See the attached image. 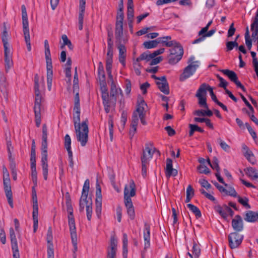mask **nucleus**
<instances>
[{"mask_svg": "<svg viewBox=\"0 0 258 258\" xmlns=\"http://www.w3.org/2000/svg\"><path fill=\"white\" fill-rule=\"evenodd\" d=\"M79 91V84H73V92L75 93L73 108V121L77 140L81 143L82 146H85L88 141V120L86 119L81 123H80L81 112Z\"/></svg>", "mask_w": 258, "mask_h": 258, "instance_id": "1", "label": "nucleus"}, {"mask_svg": "<svg viewBox=\"0 0 258 258\" xmlns=\"http://www.w3.org/2000/svg\"><path fill=\"white\" fill-rule=\"evenodd\" d=\"M47 128L46 125L42 126V136L41 142V166L44 179L46 180L48 175V159H47Z\"/></svg>", "mask_w": 258, "mask_h": 258, "instance_id": "2", "label": "nucleus"}, {"mask_svg": "<svg viewBox=\"0 0 258 258\" xmlns=\"http://www.w3.org/2000/svg\"><path fill=\"white\" fill-rule=\"evenodd\" d=\"M135 195L136 185L134 181L132 180L128 186L125 185L124 190V204L127 209V213L131 220L135 219V213L131 197Z\"/></svg>", "mask_w": 258, "mask_h": 258, "instance_id": "3", "label": "nucleus"}, {"mask_svg": "<svg viewBox=\"0 0 258 258\" xmlns=\"http://www.w3.org/2000/svg\"><path fill=\"white\" fill-rule=\"evenodd\" d=\"M39 78L38 74H36L34 76L35 98L34 111L35 113L36 125L37 127H39L41 123V104L42 101V96L40 95V92L39 89Z\"/></svg>", "mask_w": 258, "mask_h": 258, "instance_id": "4", "label": "nucleus"}, {"mask_svg": "<svg viewBox=\"0 0 258 258\" xmlns=\"http://www.w3.org/2000/svg\"><path fill=\"white\" fill-rule=\"evenodd\" d=\"M169 49L170 52L168 56V62L171 64H175L181 58L183 54V49L181 45L176 41Z\"/></svg>", "mask_w": 258, "mask_h": 258, "instance_id": "5", "label": "nucleus"}, {"mask_svg": "<svg viewBox=\"0 0 258 258\" xmlns=\"http://www.w3.org/2000/svg\"><path fill=\"white\" fill-rule=\"evenodd\" d=\"M21 9L23 31L24 33L25 41L26 44L28 51H30L31 50V47L29 34V23L26 11V8L24 5H22L21 7Z\"/></svg>", "mask_w": 258, "mask_h": 258, "instance_id": "6", "label": "nucleus"}, {"mask_svg": "<svg viewBox=\"0 0 258 258\" xmlns=\"http://www.w3.org/2000/svg\"><path fill=\"white\" fill-rule=\"evenodd\" d=\"M194 59L195 57L193 56H191L189 58L188 62H191V63L188 65L183 70V73L180 75L179 77L180 81L183 82L185 81L190 76H192L195 72L196 71V70L199 67V65L197 63H198L199 61H196L195 62H192Z\"/></svg>", "mask_w": 258, "mask_h": 258, "instance_id": "7", "label": "nucleus"}, {"mask_svg": "<svg viewBox=\"0 0 258 258\" xmlns=\"http://www.w3.org/2000/svg\"><path fill=\"white\" fill-rule=\"evenodd\" d=\"M89 184V180L87 179L85 181L82 189V196L80 200L79 210L80 212H82L84 210L85 206L86 208H87V205H92V202H89L90 198H88Z\"/></svg>", "mask_w": 258, "mask_h": 258, "instance_id": "8", "label": "nucleus"}, {"mask_svg": "<svg viewBox=\"0 0 258 258\" xmlns=\"http://www.w3.org/2000/svg\"><path fill=\"white\" fill-rule=\"evenodd\" d=\"M244 236L237 232L230 233L228 236L229 245L231 249H235L239 246L243 239Z\"/></svg>", "mask_w": 258, "mask_h": 258, "instance_id": "9", "label": "nucleus"}, {"mask_svg": "<svg viewBox=\"0 0 258 258\" xmlns=\"http://www.w3.org/2000/svg\"><path fill=\"white\" fill-rule=\"evenodd\" d=\"M206 84H202L198 89L196 96L198 98L199 104L206 109L208 108V105L206 102Z\"/></svg>", "mask_w": 258, "mask_h": 258, "instance_id": "10", "label": "nucleus"}, {"mask_svg": "<svg viewBox=\"0 0 258 258\" xmlns=\"http://www.w3.org/2000/svg\"><path fill=\"white\" fill-rule=\"evenodd\" d=\"M144 248L141 252L142 258H145L146 250L150 246V226L147 222L144 223Z\"/></svg>", "mask_w": 258, "mask_h": 258, "instance_id": "11", "label": "nucleus"}, {"mask_svg": "<svg viewBox=\"0 0 258 258\" xmlns=\"http://www.w3.org/2000/svg\"><path fill=\"white\" fill-rule=\"evenodd\" d=\"M45 57L46 63L47 75H53L52 59L51 58L50 51L48 41H44Z\"/></svg>", "mask_w": 258, "mask_h": 258, "instance_id": "12", "label": "nucleus"}, {"mask_svg": "<svg viewBox=\"0 0 258 258\" xmlns=\"http://www.w3.org/2000/svg\"><path fill=\"white\" fill-rule=\"evenodd\" d=\"M221 72L227 76L230 81L235 84L236 86L241 89L243 92H246V89L244 86L238 80L237 76L235 72L228 69L222 70Z\"/></svg>", "mask_w": 258, "mask_h": 258, "instance_id": "13", "label": "nucleus"}, {"mask_svg": "<svg viewBox=\"0 0 258 258\" xmlns=\"http://www.w3.org/2000/svg\"><path fill=\"white\" fill-rule=\"evenodd\" d=\"M4 188L8 203L10 207L13 208V194L11 189L10 178L5 177L3 178Z\"/></svg>", "mask_w": 258, "mask_h": 258, "instance_id": "14", "label": "nucleus"}, {"mask_svg": "<svg viewBox=\"0 0 258 258\" xmlns=\"http://www.w3.org/2000/svg\"><path fill=\"white\" fill-rule=\"evenodd\" d=\"M115 37L119 44L125 43L127 39L123 31V24H115Z\"/></svg>", "mask_w": 258, "mask_h": 258, "instance_id": "15", "label": "nucleus"}, {"mask_svg": "<svg viewBox=\"0 0 258 258\" xmlns=\"http://www.w3.org/2000/svg\"><path fill=\"white\" fill-rule=\"evenodd\" d=\"M10 235L11 237L13 258H20V254L18 249L17 240L15 231L13 228H11L10 229Z\"/></svg>", "mask_w": 258, "mask_h": 258, "instance_id": "16", "label": "nucleus"}, {"mask_svg": "<svg viewBox=\"0 0 258 258\" xmlns=\"http://www.w3.org/2000/svg\"><path fill=\"white\" fill-rule=\"evenodd\" d=\"M53 236L51 226L49 227L46 235L47 242V256H54L53 244L52 243Z\"/></svg>", "mask_w": 258, "mask_h": 258, "instance_id": "17", "label": "nucleus"}, {"mask_svg": "<svg viewBox=\"0 0 258 258\" xmlns=\"http://www.w3.org/2000/svg\"><path fill=\"white\" fill-rule=\"evenodd\" d=\"M117 241L113 237H111L110 246L107 248L106 258H116Z\"/></svg>", "mask_w": 258, "mask_h": 258, "instance_id": "18", "label": "nucleus"}, {"mask_svg": "<svg viewBox=\"0 0 258 258\" xmlns=\"http://www.w3.org/2000/svg\"><path fill=\"white\" fill-rule=\"evenodd\" d=\"M231 224L235 232L239 233L243 230V221L241 217L239 215H236L234 218L232 219Z\"/></svg>", "mask_w": 258, "mask_h": 258, "instance_id": "19", "label": "nucleus"}, {"mask_svg": "<svg viewBox=\"0 0 258 258\" xmlns=\"http://www.w3.org/2000/svg\"><path fill=\"white\" fill-rule=\"evenodd\" d=\"M156 84L158 86L159 89L166 95H168L170 93L168 83L165 76L161 77V80L160 81H156Z\"/></svg>", "mask_w": 258, "mask_h": 258, "instance_id": "20", "label": "nucleus"}, {"mask_svg": "<svg viewBox=\"0 0 258 258\" xmlns=\"http://www.w3.org/2000/svg\"><path fill=\"white\" fill-rule=\"evenodd\" d=\"M5 66L6 72L13 66L12 53L10 48L4 49Z\"/></svg>", "mask_w": 258, "mask_h": 258, "instance_id": "21", "label": "nucleus"}, {"mask_svg": "<svg viewBox=\"0 0 258 258\" xmlns=\"http://www.w3.org/2000/svg\"><path fill=\"white\" fill-rule=\"evenodd\" d=\"M117 94H111L110 96L108 94V97L105 99L107 104L103 103L104 106V109L106 113L110 111V108L111 107H115L116 102V95Z\"/></svg>", "mask_w": 258, "mask_h": 258, "instance_id": "22", "label": "nucleus"}, {"mask_svg": "<svg viewBox=\"0 0 258 258\" xmlns=\"http://www.w3.org/2000/svg\"><path fill=\"white\" fill-rule=\"evenodd\" d=\"M100 91L101 92V97L103 100V103L107 104L105 100L108 97V89L107 87L106 82L105 81V75L103 74L102 76V80L100 79Z\"/></svg>", "mask_w": 258, "mask_h": 258, "instance_id": "23", "label": "nucleus"}, {"mask_svg": "<svg viewBox=\"0 0 258 258\" xmlns=\"http://www.w3.org/2000/svg\"><path fill=\"white\" fill-rule=\"evenodd\" d=\"M125 43L119 44L118 46V49H119V61L123 66H125V58H126V49L124 46Z\"/></svg>", "mask_w": 258, "mask_h": 258, "instance_id": "24", "label": "nucleus"}, {"mask_svg": "<svg viewBox=\"0 0 258 258\" xmlns=\"http://www.w3.org/2000/svg\"><path fill=\"white\" fill-rule=\"evenodd\" d=\"M107 55V57L106 60V70L108 76L112 77L111 68L112 63L113 50H108Z\"/></svg>", "mask_w": 258, "mask_h": 258, "instance_id": "25", "label": "nucleus"}, {"mask_svg": "<svg viewBox=\"0 0 258 258\" xmlns=\"http://www.w3.org/2000/svg\"><path fill=\"white\" fill-rule=\"evenodd\" d=\"M250 29L252 31L251 37L254 40L255 37L258 35V13L257 16L253 18V22L250 25Z\"/></svg>", "mask_w": 258, "mask_h": 258, "instance_id": "26", "label": "nucleus"}, {"mask_svg": "<svg viewBox=\"0 0 258 258\" xmlns=\"http://www.w3.org/2000/svg\"><path fill=\"white\" fill-rule=\"evenodd\" d=\"M152 149L149 147L148 144H146L145 148L143 150V154L141 156V159H144L146 161L150 162V160L152 158L153 153L151 151Z\"/></svg>", "mask_w": 258, "mask_h": 258, "instance_id": "27", "label": "nucleus"}, {"mask_svg": "<svg viewBox=\"0 0 258 258\" xmlns=\"http://www.w3.org/2000/svg\"><path fill=\"white\" fill-rule=\"evenodd\" d=\"M68 217L71 236L77 235L74 215H68Z\"/></svg>", "mask_w": 258, "mask_h": 258, "instance_id": "28", "label": "nucleus"}, {"mask_svg": "<svg viewBox=\"0 0 258 258\" xmlns=\"http://www.w3.org/2000/svg\"><path fill=\"white\" fill-rule=\"evenodd\" d=\"M257 215L256 213L252 211H248L246 212L244 220L248 222H254L257 220Z\"/></svg>", "mask_w": 258, "mask_h": 258, "instance_id": "29", "label": "nucleus"}, {"mask_svg": "<svg viewBox=\"0 0 258 258\" xmlns=\"http://www.w3.org/2000/svg\"><path fill=\"white\" fill-rule=\"evenodd\" d=\"M244 171L245 174L252 179H258V170L254 168L251 167H247L244 169Z\"/></svg>", "mask_w": 258, "mask_h": 258, "instance_id": "30", "label": "nucleus"}, {"mask_svg": "<svg viewBox=\"0 0 258 258\" xmlns=\"http://www.w3.org/2000/svg\"><path fill=\"white\" fill-rule=\"evenodd\" d=\"M128 239H127V235L126 233H124L123 234V238H122V256L123 258H127V253H128Z\"/></svg>", "mask_w": 258, "mask_h": 258, "instance_id": "31", "label": "nucleus"}, {"mask_svg": "<svg viewBox=\"0 0 258 258\" xmlns=\"http://www.w3.org/2000/svg\"><path fill=\"white\" fill-rule=\"evenodd\" d=\"M193 114L195 115H197L198 116H207L210 117L213 115V112L211 110L209 109L208 108V109H207L206 110L202 109L196 110L193 112Z\"/></svg>", "mask_w": 258, "mask_h": 258, "instance_id": "32", "label": "nucleus"}, {"mask_svg": "<svg viewBox=\"0 0 258 258\" xmlns=\"http://www.w3.org/2000/svg\"><path fill=\"white\" fill-rule=\"evenodd\" d=\"M147 105L144 100H142L141 102L137 105L136 110L135 112L139 114V116L145 115L144 106Z\"/></svg>", "mask_w": 258, "mask_h": 258, "instance_id": "33", "label": "nucleus"}, {"mask_svg": "<svg viewBox=\"0 0 258 258\" xmlns=\"http://www.w3.org/2000/svg\"><path fill=\"white\" fill-rule=\"evenodd\" d=\"M245 44L248 50H250L252 47V40L250 38L249 32L248 30V27L247 26L245 30V33L244 34Z\"/></svg>", "mask_w": 258, "mask_h": 258, "instance_id": "34", "label": "nucleus"}, {"mask_svg": "<svg viewBox=\"0 0 258 258\" xmlns=\"http://www.w3.org/2000/svg\"><path fill=\"white\" fill-rule=\"evenodd\" d=\"M187 207L195 215L197 218L201 217V212L197 206L191 204H188L187 205Z\"/></svg>", "mask_w": 258, "mask_h": 258, "instance_id": "35", "label": "nucleus"}, {"mask_svg": "<svg viewBox=\"0 0 258 258\" xmlns=\"http://www.w3.org/2000/svg\"><path fill=\"white\" fill-rule=\"evenodd\" d=\"M8 33L7 31L6 28L5 27L4 31L2 35V40L3 43L4 49H9V43H8Z\"/></svg>", "mask_w": 258, "mask_h": 258, "instance_id": "36", "label": "nucleus"}, {"mask_svg": "<svg viewBox=\"0 0 258 258\" xmlns=\"http://www.w3.org/2000/svg\"><path fill=\"white\" fill-rule=\"evenodd\" d=\"M158 44L159 42L158 41L157 39H156L154 40L145 41L143 45L145 48L151 49L156 47Z\"/></svg>", "mask_w": 258, "mask_h": 258, "instance_id": "37", "label": "nucleus"}, {"mask_svg": "<svg viewBox=\"0 0 258 258\" xmlns=\"http://www.w3.org/2000/svg\"><path fill=\"white\" fill-rule=\"evenodd\" d=\"M123 9L118 8L117 12L115 24H123Z\"/></svg>", "mask_w": 258, "mask_h": 258, "instance_id": "38", "label": "nucleus"}, {"mask_svg": "<svg viewBox=\"0 0 258 258\" xmlns=\"http://www.w3.org/2000/svg\"><path fill=\"white\" fill-rule=\"evenodd\" d=\"M152 58L149 51H147L143 52L139 57L137 58L136 61L139 62L141 60H146L147 61H149Z\"/></svg>", "mask_w": 258, "mask_h": 258, "instance_id": "39", "label": "nucleus"}, {"mask_svg": "<svg viewBox=\"0 0 258 258\" xmlns=\"http://www.w3.org/2000/svg\"><path fill=\"white\" fill-rule=\"evenodd\" d=\"M62 39L63 41V44L61 46V48L62 49L65 45H67L70 50L73 49V45L71 41L68 39L67 36L65 34L62 35Z\"/></svg>", "mask_w": 258, "mask_h": 258, "instance_id": "40", "label": "nucleus"}, {"mask_svg": "<svg viewBox=\"0 0 258 258\" xmlns=\"http://www.w3.org/2000/svg\"><path fill=\"white\" fill-rule=\"evenodd\" d=\"M192 252L195 258H198L201 254V249L199 245L195 241H194L193 243Z\"/></svg>", "mask_w": 258, "mask_h": 258, "instance_id": "41", "label": "nucleus"}, {"mask_svg": "<svg viewBox=\"0 0 258 258\" xmlns=\"http://www.w3.org/2000/svg\"><path fill=\"white\" fill-rule=\"evenodd\" d=\"M157 40L159 42V43H161L162 46L166 47H172V45L175 43V40L167 41L165 39H163L162 37L158 38Z\"/></svg>", "mask_w": 258, "mask_h": 258, "instance_id": "42", "label": "nucleus"}, {"mask_svg": "<svg viewBox=\"0 0 258 258\" xmlns=\"http://www.w3.org/2000/svg\"><path fill=\"white\" fill-rule=\"evenodd\" d=\"M38 211H33V231L36 232L38 226Z\"/></svg>", "mask_w": 258, "mask_h": 258, "instance_id": "43", "label": "nucleus"}, {"mask_svg": "<svg viewBox=\"0 0 258 258\" xmlns=\"http://www.w3.org/2000/svg\"><path fill=\"white\" fill-rule=\"evenodd\" d=\"M142 163V174L144 177L147 175V166L149 165V162L146 161L144 159H141Z\"/></svg>", "mask_w": 258, "mask_h": 258, "instance_id": "44", "label": "nucleus"}, {"mask_svg": "<svg viewBox=\"0 0 258 258\" xmlns=\"http://www.w3.org/2000/svg\"><path fill=\"white\" fill-rule=\"evenodd\" d=\"M215 210L218 213L220 216L224 218V219H226L228 216V215L226 212H225L223 210V207H221L220 205H218L215 207Z\"/></svg>", "mask_w": 258, "mask_h": 258, "instance_id": "45", "label": "nucleus"}, {"mask_svg": "<svg viewBox=\"0 0 258 258\" xmlns=\"http://www.w3.org/2000/svg\"><path fill=\"white\" fill-rule=\"evenodd\" d=\"M33 211H38V205L36 191L32 192Z\"/></svg>", "mask_w": 258, "mask_h": 258, "instance_id": "46", "label": "nucleus"}, {"mask_svg": "<svg viewBox=\"0 0 258 258\" xmlns=\"http://www.w3.org/2000/svg\"><path fill=\"white\" fill-rule=\"evenodd\" d=\"M217 141L219 143L221 148L225 152H229L230 147L224 141H223L221 138H218Z\"/></svg>", "mask_w": 258, "mask_h": 258, "instance_id": "47", "label": "nucleus"}, {"mask_svg": "<svg viewBox=\"0 0 258 258\" xmlns=\"http://www.w3.org/2000/svg\"><path fill=\"white\" fill-rule=\"evenodd\" d=\"M238 201L239 203L242 205L244 207H245L247 209L250 208V206L248 204V198L244 197L242 198L240 196H238Z\"/></svg>", "mask_w": 258, "mask_h": 258, "instance_id": "48", "label": "nucleus"}, {"mask_svg": "<svg viewBox=\"0 0 258 258\" xmlns=\"http://www.w3.org/2000/svg\"><path fill=\"white\" fill-rule=\"evenodd\" d=\"M101 187L98 184V204L99 203V208H98V213H101L102 206V195L101 194Z\"/></svg>", "mask_w": 258, "mask_h": 258, "instance_id": "49", "label": "nucleus"}, {"mask_svg": "<svg viewBox=\"0 0 258 258\" xmlns=\"http://www.w3.org/2000/svg\"><path fill=\"white\" fill-rule=\"evenodd\" d=\"M245 126L246 127L249 133L250 134V135L251 136L252 138H253V139L255 141V142H256V139L257 138V136H256V133L254 131V130L252 128V127H251V126L247 122H246L245 123Z\"/></svg>", "mask_w": 258, "mask_h": 258, "instance_id": "50", "label": "nucleus"}, {"mask_svg": "<svg viewBox=\"0 0 258 258\" xmlns=\"http://www.w3.org/2000/svg\"><path fill=\"white\" fill-rule=\"evenodd\" d=\"M206 91L208 90L210 92V96L211 97V98L212 100L216 103H217L219 100L217 99L216 96L214 93L213 89L212 87H211L209 85H207L206 84Z\"/></svg>", "mask_w": 258, "mask_h": 258, "instance_id": "51", "label": "nucleus"}, {"mask_svg": "<svg viewBox=\"0 0 258 258\" xmlns=\"http://www.w3.org/2000/svg\"><path fill=\"white\" fill-rule=\"evenodd\" d=\"M197 169L200 173L208 174L210 172V169L205 165H200Z\"/></svg>", "mask_w": 258, "mask_h": 258, "instance_id": "52", "label": "nucleus"}, {"mask_svg": "<svg viewBox=\"0 0 258 258\" xmlns=\"http://www.w3.org/2000/svg\"><path fill=\"white\" fill-rule=\"evenodd\" d=\"M173 169L172 160L170 158H167L166 160V165L165 168V174L169 173Z\"/></svg>", "mask_w": 258, "mask_h": 258, "instance_id": "53", "label": "nucleus"}, {"mask_svg": "<svg viewBox=\"0 0 258 258\" xmlns=\"http://www.w3.org/2000/svg\"><path fill=\"white\" fill-rule=\"evenodd\" d=\"M139 117L138 116V114L136 112H134L132 118V123L131 124V127H135L137 126L138 124Z\"/></svg>", "mask_w": 258, "mask_h": 258, "instance_id": "54", "label": "nucleus"}, {"mask_svg": "<svg viewBox=\"0 0 258 258\" xmlns=\"http://www.w3.org/2000/svg\"><path fill=\"white\" fill-rule=\"evenodd\" d=\"M72 244L73 246V253H76L78 250L77 247V235L71 236Z\"/></svg>", "mask_w": 258, "mask_h": 258, "instance_id": "55", "label": "nucleus"}, {"mask_svg": "<svg viewBox=\"0 0 258 258\" xmlns=\"http://www.w3.org/2000/svg\"><path fill=\"white\" fill-rule=\"evenodd\" d=\"M226 195L233 197H237V194L234 188L232 187H230L228 189H226V191H224Z\"/></svg>", "mask_w": 258, "mask_h": 258, "instance_id": "56", "label": "nucleus"}, {"mask_svg": "<svg viewBox=\"0 0 258 258\" xmlns=\"http://www.w3.org/2000/svg\"><path fill=\"white\" fill-rule=\"evenodd\" d=\"M219 161L218 159L216 157H214L213 163L211 164V165L210 166L213 169H215L216 171L218 172L220 171V167L218 164Z\"/></svg>", "mask_w": 258, "mask_h": 258, "instance_id": "57", "label": "nucleus"}, {"mask_svg": "<svg viewBox=\"0 0 258 258\" xmlns=\"http://www.w3.org/2000/svg\"><path fill=\"white\" fill-rule=\"evenodd\" d=\"M217 77L220 81L219 86L220 87L223 88L225 89V90H226V89H227L226 88V87L228 85V83L219 75H217Z\"/></svg>", "mask_w": 258, "mask_h": 258, "instance_id": "58", "label": "nucleus"}, {"mask_svg": "<svg viewBox=\"0 0 258 258\" xmlns=\"http://www.w3.org/2000/svg\"><path fill=\"white\" fill-rule=\"evenodd\" d=\"M201 193L204 195L208 199L210 200L215 203L216 199L211 194L207 192L203 188H202L200 190Z\"/></svg>", "mask_w": 258, "mask_h": 258, "instance_id": "59", "label": "nucleus"}, {"mask_svg": "<svg viewBox=\"0 0 258 258\" xmlns=\"http://www.w3.org/2000/svg\"><path fill=\"white\" fill-rule=\"evenodd\" d=\"M199 183L201 184L203 187H204L207 189H209L212 187L211 185L205 179H200Z\"/></svg>", "mask_w": 258, "mask_h": 258, "instance_id": "60", "label": "nucleus"}, {"mask_svg": "<svg viewBox=\"0 0 258 258\" xmlns=\"http://www.w3.org/2000/svg\"><path fill=\"white\" fill-rule=\"evenodd\" d=\"M134 8H131V9L127 8V17L128 21H133L134 16Z\"/></svg>", "mask_w": 258, "mask_h": 258, "instance_id": "61", "label": "nucleus"}, {"mask_svg": "<svg viewBox=\"0 0 258 258\" xmlns=\"http://www.w3.org/2000/svg\"><path fill=\"white\" fill-rule=\"evenodd\" d=\"M116 216L118 222H120L122 217V208L120 205H118L116 208Z\"/></svg>", "mask_w": 258, "mask_h": 258, "instance_id": "62", "label": "nucleus"}, {"mask_svg": "<svg viewBox=\"0 0 258 258\" xmlns=\"http://www.w3.org/2000/svg\"><path fill=\"white\" fill-rule=\"evenodd\" d=\"M71 139L70 136L67 134L64 137V147L66 148H71Z\"/></svg>", "mask_w": 258, "mask_h": 258, "instance_id": "63", "label": "nucleus"}, {"mask_svg": "<svg viewBox=\"0 0 258 258\" xmlns=\"http://www.w3.org/2000/svg\"><path fill=\"white\" fill-rule=\"evenodd\" d=\"M235 31L236 29L234 27V23H232L229 26V28L228 31L227 36L228 37H232L234 34Z\"/></svg>", "mask_w": 258, "mask_h": 258, "instance_id": "64", "label": "nucleus"}]
</instances>
